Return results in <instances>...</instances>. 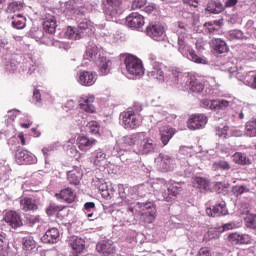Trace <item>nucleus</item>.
<instances>
[{
    "instance_id": "nucleus-1",
    "label": "nucleus",
    "mask_w": 256,
    "mask_h": 256,
    "mask_svg": "<svg viewBox=\"0 0 256 256\" xmlns=\"http://www.w3.org/2000/svg\"><path fill=\"white\" fill-rule=\"evenodd\" d=\"M131 147L136 155H149L157 149V143L145 132H136L122 138V141L116 145V149L127 151Z\"/></svg>"
},
{
    "instance_id": "nucleus-2",
    "label": "nucleus",
    "mask_w": 256,
    "mask_h": 256,
    "mask_svg": "<svg viewBox=\"0 0 256 256\" xmlns=\"http://www.w3.org/2000/svg\"><path fill=\"white\" fill-rule=\"evenodd\" d=\"M170 81L173 85H176L178 89L182 91L193 90V74L191 72H181L179 68L170 69Z\"/></svg>"
},
{
    "instance_id": "nucleus-3",
    "label": "nucleus",
    "mask_w": 256,
    "mask_h": 256,
    "mask_svg": "<svg viewBox=\"0 0 256 256\" xmlns=\"http://www.w3.org/2000/svg\"><path fill=\"white\" fill-rule=\"evenodd\" d=\"M143 111V108L138 105H134L128 108L126 111L121 112L120 121H122V125L124 129H137L139 127V120L137 119V115Z\"/></svg>"
},
{
    "instance_id": "nucleus-4",
    "label": "nucleus",
    "mask_w": 256,
    "mask_h": 256,
    "mask_svg": "<svg viewBox=\"0 0 256 256\" xmlns=\"http://www.w3.org/2000/svg\"><path fill=\"white\" fill-rule=\"evenodd\" d=\"M124 65L127 73H129V75H133L134 77H141V75H144L145 73L143 61L136 56L127 55L124 59Z\"/></svg>"
},
{
    "instance_id": "nucleus-5",
    "label": "nucleus",
    "mask_w": 256,
    "mask_h": 256,
    "mask_svg": "<svg viewBox=\"0 0 256 256\" xmlns=\"http://www.w3.org/2000/svg\"><path fill=\"white\" fill-rule=\"evenodd\" d=\"M121 0H103L102 9L107 21H117L121 12H119V7H121Z\"/></svg>"
},
{
    "instance_id": "nucleus-6",
    "label": "nucleus",
    "mask_w": 256,
    "mask_h": 256,
    "mask_svg": "<svg viewBox=\"0 0 256 256\" xmlns=\"http://www.w3.org/2000/svg\"><path fill=\"white\" fill-rule=\"evenodd\" d=\"M178 33H183V35L178 37V51L183 55V57H186L189 61H193V46H191L193 45V38L191 35L185 36V32H183V30H178Z\"/></svg>"
},
{
    "instance_id": "nucleus-7",
    "label": "nucleus",
    "mask_w": 256,
    "mask_h": 256,
    "mask_svg": "<svg viewBox=\"0 0 256 256\" xmlns=\"http://www.w3.org/2000/svg\"><path fill=\"white\" fill-rule=\"evenodd\" d=\"M145 33L148 37L154 41H165L167 35L165 34V27L159 22L150 23L145 30Z\"/></svg>"
},
{
    "instance_id": "nucleus-8",
    "label": "nucleus",
    "mask_w": 256,
    "mask_h": 256,
    "mask_svg": "<svg viewBox=\"0 0 256 256\" xmlns=\"http://www.w3.org/2000/svg\"><path fill=\"white\" fill-rule=\"evenodd\" d=\"M167 66L161 62H152V69L148 71V77L150 79H156L160 83L165 81V70Z\"/></svg>"
},
{
    "instance_id": "nucleus-9",
    "label": "nucleus",
    "mask_w": 256,
    "mask_h": 256,
    "mask_svg": "<svg viewBox=\"0 0 256 256\" xmlns=\"http://www.w3.org/2000/svg\"><path fill=\"white\" fill-rule=\"evenodd\" d=\"M3 221L7 223L12 229H19L23 227V220L21 219V214L15 210H9L4 214Z\"/></svg>"
},
{
    "instance_id": "nucleus-10",
    "label": "nucleus",
    "mask_w": 256,
    "mask_h": 256,
    "mask_svg": "<svg viewBox=\"0 0 256 256\" xmlns=\"http://www.w3.org/2000/svg\"><path fill=\"white\" fill-rule=\"evenodd\" d=\"M206 215H208V217H223L225 215H229L227 204L222 200L214 206L206 208Z\"/></svg>"
},
{
    "instance_id": "nucleus-11",
    "label": "nucleus",
    "mask_w": 256,
    "mask_h": 256,
    "mask_svg": "<svg viewBox=\"0 0 256 256\" xmlns=\"http://www.w3.org/2000/svg\"><path fill=\"white\" fill-rule=\"evenodd\" d=\"M15 161L18 165H33L35 163V156L27 150L18 149L15 152Z\"/></svg>"
},
{
    "instance_id": "nucleus-12",
    "label": "nucleus",
    "mask_w": 256,
    "mask_h": 256,
    "mask_svg": "<svg viewBox=\"0 0 256 256\" xmlns=\"http://www.w3.org/2000/svg\"><path fill=\"white\" fill-rule=\"evenodd\" d=\"M229 101L227 100H209L208 98H203L201 100V107L205 109H211V111H219L221 109H227Z\"/></svg>"
},
{
    "instance_id": "nucleus-13",
    "label": "nucleus",
    "mask_w": 256,
    "mask_h": 256,
    "mask_svg": "<svg viewBox=\"0 0 256 256\" xmlns=\"http://www.w3.org/2000/svg\"><path fill=\"white\" fill-rule=\"evenodd\" d=\"M54 196L59 201H63L68 204L75 203V199H77V193H75V190L71 187L60 190V192L56 193Z\"/></svg>"
},
{
    "instance_id": "nucleus-14",
    "label": "nucleus",
    "mask_w": 256,
    "mask_h": 256,
    "mask_svg": "<svg viewBox=\"0 0 256 256\" xmlns=\"http://www.w3.org/2000/svg\"><path fill=\"white\" fill-rule=\"evenodd\" d=\"M236 77L239 81H242L244 85L251 87L252 89H256V72L249 71V72H241L238 71L236 73Z\"/></svg>"
},
{
    "instance_id": "nucleus-15",
    "label": "nucleus",
    "mask_w": 256,
    "mask_h": 256,
    "mask_svg": "<svg viewBox=\"0 0 256 256\" xmlns=\"http://www.w3.org/2000/svg\"><path fill=\"white\" fill-rule=\"evenodd\" d=\"M175 133H177V130L169 125L159 128L160 141L163 147L169 145V142L173 139Z\"/></svg>"
},
{
    "instance_id": "nucleus-16",
    "label": "nucleus",
    "mask_w": 256,
    "mask_h": 256,
    "mask_svg": "<svg viewBox=\"0 0 256 256\" xmlns=\"http://www.w3.org/2000/svg\"><path fill=\"white\" fill-rule=\"evenodd\" d=\"M126 25L131 29H141L145 25V17L137 12H133L126 18Z\"/></svg>"
},
{
    "instance_id": "nucleus-17",
    "label": "nucleus",
    "mask_w": 256,
    "mask_h": 256,
    "mask_svg": "<svg viewBox=\"0 0 256 256\" xmlns=\"http://www.w3.org/2000/svg\"><path fill=\"white\" fill-rule=\"evenodd\" d=\"M156 165L162 173H167L173 169V160L169 155L159 154L156 158Z\"/></svg>"
},
{
    "instance_id": "nucleus-18",
    "label": "nucleus",
    "mask_w": 256,
    "mask_h": 256,
    "mask_svg": "<svg viewBox=\"0 0 256 256\" xmlns=\"http://www.w3.org/2000/svg\"><path fill=\"white\" fill-rule=\"evenodd\" d=\"M101 50L95 44H89L86 47V51L84 54V61H93L94 63L98 62L101 59Z\"/></svg>"
},
{
    "instance_id": "nucleus-19",
    "label": "nucleus",
    "mask_w": 256,
    "mask_h": 256,
    "mask_svg": "<svg viewBox=\"0 0 256 256\" xmlns=\"http://www.w3.org/2000/svg\"><path fill=\"white\" fill-rule=\"evenodd\" d=\"M97 81V73L93 71H82L79 74L78 83L84 87H91Z\"/></svg>"
},
{
    "instance_id": "nucleus-20",
    "label": "nucleus",
    "mask_w": 256,
    "mask_h": 256,
    "mask_svg": "<svg viewBox=\"0 0 256 256\" xmlns=\"http://www.w3.org/2000/svg\"><path fill=\"white\" fill-rule=\"evenodd\" d=\"M228 241L231 245H250L251 236L234 232L228 235Z\"/></svg>"
},
{
    "instance_id": "nucleus-21",
    "label": "nucleus",
    "mask_w": 256,
    "mask_h": 256,
    "mask_svg": "<svg viewBox=\"0 0 256 256\" xmlns=\"http://www.w3.org/2000/svg\"><path fill=\"white\" fill-rule=\"evenodd\" d=\"M96 251L103 256L113 255L115 253V245L112 240L100 241L96 245Z\"/></svg>"
},
{
    "instance_id": "nucleus-22",
    "label": "nucleus",
    "mask_w": 256,
    "mask_h": 256,
    "mask_svg": "<svg viewBox=\"0 0 256 256\" xmlns=\"http://www.w3.org/2000/svg\"><path fill=\"white\" fill-rule=\"evenodd\" d=\"M69 247L74 256L80 255L85 249V240L74 236L69 240Z\"/></svg>"
},
{
    "instance_id": "nucleus-23",
    "label": "nucleus",
    "mask_w": 256,
    "mask_h": 256,
    "mask_svg": "<svg viewBox=\"0 0 256 256\" xmlns=\"http://www.w3.org/2000/svg\"><path fill=\"white\" fill-rule=\"evenodd\" d=\"M20 209H22L24 213H34V211L39 209V205H37V201L33 200V198L23 197L20 199Z\"/></svg>"
},
{
    "instance_id": "nucleus-24",
    "label": "nucleus",
    "mask_w": 256,
    "mask_h": 256,
    "mask_svg": "<svg viewBox=\"0 0 256 256\" xmlns=\"http://www.w3.org/2000/svg\"><path fill=\"white\" fill-rule=\"evenodd\" d=\"M83 179V170L79 167H74L73 170L67 172V180L70 185H79Z\"/></svg>"
},
{
    "instance_id": "nucleus-25",
    "label": "nucleus",
    "mask_w": 256,
    "mask_h": 256,
    "mask_svg": "<svg viewBox=\"0 0 256 256\" xmlns=\"http://www.w3.org/2000/svg\"><path fill=\"white\" fill-rule=\"evenodd\" d=\"M90 160L96 167H105V164L107 163V154L103 152V150L98 149L92 153Z\"/></svg>"
},
{
    "instance_id": "nucleus-26",
    "label": "nucleus",
    "mask_w": 256,
    "mask_h": 256,
    "mask_svg": "<svg viewBox=\"0 0 256 256\" xmlns=\"http://www.w3.org/2000/svg\"><path fill=\"white\" fill-rule=\"evenodd\" d=\"M43 29L46 33L53 35L55 31H57V19L55 16L47 14L44 22H43Z\"/></svg>"
},
{
    "instance_id": "nucleus-27",
    "label": "nucleus",
    "mask_w": 256,
    "mask_h": 256,
    "mask_svg": "<svg viewBox=\"0 0 256 256\" xmlns=\"http://www.w3.org/2000/svg\"><path fill=\"white\" fill-rule=\"evenodd\" d=\"M61 234L59 233V229L50 228L46 231V233L42 236L43 243H57L59 241V237Z\"/></svg>"
},
{
    "instance_id": "nucleus-28",
    "label": "nucleus",
    "mask_w": 256,
    "mask_h": 256,
    "mask_svg": "<svg viewBox=\"0 0 256 256\" xmlns=\"http://www.w3.org/2000/svg\"><path fill=\"white\" fill-rule=\"evenodd\" d=\"M96 143V139H89L86 136H79L77 138V145L80 151H89V149H91V147H93V145H95Z\"/></svg>"
},
{
    "instance_id": "nucleus-29",
    "label": "nucleus",
    "mask_w": 256,
    "mask_h": 256,
    "mask_svg": "<svg viewBox=\"0 0 256 256\" xmlns=\"http://www.w3.org/2000/svg\"><path fill=\"white\" fill-rule=\"evenodd\" d=\"M206 11H209V13H214L215 15H219V13L225 11V6L221 0H208Z\"/></svg>"
},
{
    "instance_id": "nucleus-30",
    "label": "nucleus",
    "mask_w": 256,
    "mask_h": 256,
    "mask_svg": "<svg viewBox=\"0 0 256 256\" xmlns=\"http://www.w3.org/2000/svg\"><path fill=\"white\" fill-rule=\"evenodd\" d=\"M95 63L96 65H98L101 75H109V72L111 71V65H113V62H111V60L107 59V57L102 56Z\"/></svg>"
},
{
    "instance_id": "nucleus-31",
    "label": "nucleus",
    "mask_w": 256,
    "mask_h": 256,
    "mask_svg": "<svg viewBox=\"0 0 256 256\" xmlns=\"http://www.w3.org/2000/svg\"><path fill=\"white\" fill-rule=\"evenodd\" d=\"M212 47L216 53H227L229 51V46H227V42H225L221 38H213L211 41Z\"/></svg>"
},
{
    "instance_id": "nucleus-32",
    "label": "nucleus",
    "mask_w": 256,
    "mask_h": 256,
    "mask_svg": "<svg viewBox=\"0 0 256 256\" xmlns=\"http://www.w3.org/2000/svg\"><path fill=\"white\" fill-rule=\"evenodd\" d=\"M225 37L228 41H243L249 39V37L245 36L243 31L237 29L226 32Z\"/></svg>"
},
{
    "instance_id": "nucleus-33",
    "label": "nucleus",
    "mask_w": 256,
    "mask_h": 256,
    "mask_svg": "<svg viewBox=\"0 0 256 256\" xmlns=\"http://www.w3.org/2000/svg\"><path fill=\"white\" fill-rule=\"evenodd\" d=\"M93 101H95V98H81L79 101L80 109H83V111H86V113H95V106L93 105Z\"/></svg>"
},
{
    "instance_id": "nucleus-34",
    "label": "nucleus",
    "mask_w": 256,
    "mask_h": 256,
    "mask_svg": "<svg viewBox=\"0 0 256 256\" xmlns=\"http://www.w3.org/2000/svg\"><path fill=\"white\" fill-rule=\"evenodd\" d=\"M78 33H80V36L87 37L88 34L91 33V21L84 19L78 23Z\"/></svg>"
},
{
    "instance_id": "nucleus-35",
    "label": "nucleus",
    "mask_w": 256,
    "mask_h": 256,
    "mask_svg": "<svg viewBox=\"0 0 256 256\" xmlns=\"http://www.w3.org/2000/svg\"><path fill=\"white\" fill-rule=\"evenodd\" d=\"M207 125V116L205 114L193 115V129H203Z\"/></svg>"
},
{
    "instance_id": "nucleus-36",
    "label": "nucleus",
    "mask_w": 256,
    "mask_h": 256,
    "mask_svg": "<svg viewBox=\"0 0 256 256\" xmlns=\"http://www.w3.org/2000/svg\"><path fill=\"white\" fill-rule=\"evenodd\" d=\"M194 187L198 189L200 193H205V191H209V182L203 177H196L194 179Z\"/></svg>"
},
{
    "instance_id": "nucleus-37",
    "label": "nucleus",
    "mask_w": 256,
    "mask_h": 256,
    "mask_svg": "<svg viewBox=\"0 0 256 256\" xmlns=\"http://www.w3.org/2000/svg\"><path fill=\"white\" fill-rule=\"evenodd\" d=\"M12 19V27L14 29H25V25L27 23V19L25 18V16L21 14H15L14 16H12Z\"/></svg>"
},
{
    "instance_id": "nucleus-38",
    "label": "nucleus",
    "mask_w": 256,
    "mask_h": 256,
    "mask_svg": "<svg viewBox=\"0 0 256 256\" xmlns=\"http://www.w3.org/2000/svg\"><path fill=\"white\" fill-rule=\"evenodd\" d=\"M232 157L234 163H237V165H251V160L247 157V154L236 152Z\"/></svg>"
},
{
    "instance_id": "nucleus-39",
    "label": "nucleus",
    "mask_w": 256,
    "mask_h": 256,
    "mask_svg": "<svg viewBox=\"0 0 256 256\" xmlns=\"http://www.w3.org/2000/svg\"><path fill=\"white\" fill-rule=\"evenodd\" d=\"M65 35L68 39H73L74 41H79V39H83L81 33H79L78 28L72 26L67 27Z\"/></svg>"
},
{
    "instance_id": "nucleus-40",
    "label": "nucleus",
    "mask_w": 256,
    "mask_h": 256,
    "mask_svg": "<svg viewBox=\"0 0 256 256\" xmlns=\"http://www.w3.org/2000/svg\"><path fill=\"white\" fill-rule=\"evenodd\" d=\"M22 247L25 251H33L37 247V243L32 236H27L22 239Z\"/></svg>"
},
{
    "instance_id": "nucleus-41",
    "label": "nucleus",
    "mask_w": 256,
    "mask_h": 256,
    "mask_svg": "<svg viewBox=\"0 0 256 256\" xmlns=\"http://www.w3.org/2000/svg\"><path fill=\"white\" fill-rule=\"evenodd\" d=\"M25 66L28 69V73L31 75L34 73L35 69H37V62L33 60V55L27 54L25 56Z\"/></svg>"
},
{
    "instance_id": "nucleus-42",
    "label": "nucleus",
    "mask_w": 256,
    "mask_h": 256,
    "mask_svg": "<svg viewBox=\"0 0 256 256\" xmlns=\"http://www.w3.org/2000/svg\"><path fill=\"white\" fill-rule=\"evenodd\" d=\"M247 137H256V118L248 121L245 124Z\"/></svg>"
},
{
    "instance_id": "nucleus-43",
    "label": "nucleus",
    "mask_w": 256,
    "mask_h": 256,
    "mask_svg": "<svg viewBox=\"0 0 256 256\" xmlns=\"http://www.w3.org/2000/svg\"><path fill=\"white\" fill-rule=\"evenodd\" d=\"M204 27L208 33H217L221 29V21H212V22H207L204 24Z\"/></svg>"
},
{
    "instance_id": "nucleus-44",
    "label": "nucleus",
    "mask_w": 256,
    "mask_h": 256,
    "mask_svg": "<svg viewBox=\"0 0 256 256\" xmlns=\"http://www.w3.org/2000/svg\"><path fill=\"white\" fill-rule=\"evenodd\" d=\"M212 169L214 171H229L231 165L225 160H219L213 163Z\"/></svg>"
},
{
    "instance_id": "nucleus-45",
    "label": "nucleus",
    "mask_w": 256,
    "mask_h": 256,
    "mask_svg": "<svg viewBox=\"0 0 256 256\" xmlns=\"http://www.w3.org/2000/svg\"><path fill=\"white\" fill-rule=\"evenodd\" d=\"M247 229H253L256 231V214H250L244 219Z\"/></svg>"
},
{
    "instance_id": "nucleus-46",
    "label": "nucleus",
    "mask_w": 256,
    "mask_h": 256,
    "mask_svg": "<svg viewBox=\"0 0 256 256\" xmlns=\"http://www.w3.org/2000/svg\"><path fill=\"white\" fill-rule=\"evenodd\" d=\"M23 10V2L17 1V2H11L8 4L7 7V13H17V11Z\"/></svg>"
},
{
    "instance_id": "nucleus-47",
    "label": "nucleus",
    "mask_w": 256,
    "mask_h": 256,
    "mask_svg": "<svg viewBox=\"0 0 256 256\" xmlns=\"http://www.w3.org/2000/svg\"><path fill=\"white\" fill-rule=\"evenodd\" d=\"M30 36L32 39H36V41H41L45 37V32L41 28L34 27L30 30Z\"/></svg>"
},
{
    "instance_id": "nucleus-48",
    "label": "nucleus",
    "mask_w": 256,
    "mask_h": 256,
    "mask_svg": "<svg viewBox=\"0 0 256 256\" xmlns=\"http://www.w3.org/2000/svg\"><path fill=\"white\" fill-rule=\"evenodd\" d=\"M88 133L91 135H99V122L97 121H90L86 125Z\"/></svg>"
},
{
    "instance_id": "nucleus-49",
    "label": "nucleus",
    "mask_w": 256,
    "mask_h": 256,
    "mask_svg": "<svg viewBox=\"0 0 256 256\" xmlns=\"http://www.w3.org/2000/svg\"><path fill=\"white\" fill-rule=\"evenodd\" d=\"M5 63V71L8 73H15L19 67V63L15 60H8Z\"/></svg>"
},
{
    "instance_id": "nucleus-50",
    "label": "nucleus",
    "mask_w": 256,
    "mask_h": 256,
    "mask_svg": "<svg viewBox=\"0 0 256 256\" xmlns=\"http://www.w3.org/2000/svg\"><path fill=\"white\" fill-rule=\"evenodd\" d=\"M99 191L104 199H111L113 197V190H109L105 183L99 186Z\"/></svg>"
},
{
    "instance_id": "nucleus-51",
    "label": "nucleus",
    "mask_w": 256,
    "mask_h": 256,
    "mask_svg": "<svg viewBox=\"0 0 256 256\" xmlns=\"http://www.w3.org/2000/svg\"><path fill=\"white\" fill-rule=\"evenodd\" d=\"M156 217H157V210L153 208L149 212H146V215H144V221L145 223H153Z\"/></svg>"
},
{
    "instance_id": "nucleus-52",
    "label": "nucleus",
    "mask_w": 256,
    "mask_h": 256,
    "mask_svg": "<svg viewBox=\"0 0 256 256\" xmlns=\"http://www.w3.org/2000/svg\"><path fill=\"white\" fill-rule=\"evenodd\" d=\"M228 131H229V126L227 125L218 126L216 128V135H218V137H223V139H227Z\"/></svg>"
},
{
    "instance_id": "nucleus-53",
    "label": "nucleus",
    "mask_w": 256,
    "mask_h": 256,
    "mask_svg": "<svg viewBox=\"0 0 256 256\" xmlns=\"http://www.w3.org/2000/svg\"><path fill=\"white\" fill-rule=\"evenodd\" d=\"M60 211H63V209H61L59 206L52 204L50 206L47 207L46 209V213L47 215L51 216V215H57L60 213Z\"/></svg>"
},
{
    "instance_id": "nucleus-54",
    "label": "nucleus",
    "mask_w": 256,
    "mask_h": 256,
    "mask_svg": "<svg viewBox=\"0 0 256 256\" xmlns=\"http://www.w3.org/2000/svg\"><path fill=\"white\" fill-rule=\"evenodd\" d=\"M233 192L236 193V195H243V193H249V187L245 185H236L233 187Z\"/></svg>"
},
{
    "instance_id": "nucleus-55",
    "label": "nucleus",
    "mask_w": 256,
    "mask_h": 256,
    "mask_svg": "<svg viewBox=\"0 0 256 256\" xmlns=\"http://www.w3.org/2000/svg\"><path fill=\"white\" fill-rule=\"evenodd\" d=\"M145 5H147V0H134L132 2V9L133 10L140 9L141 11H143Z\"/></svg>"
},
{
    "instance_id": "nucleus-56",
    "label": "nucleus",
    "mask_w": 256,
    "mask_h": 256,
    "mask_svg": "<svg viewBox=\"0 0 256 256\" xmlns=\"http://www.w3.org/2000/svg\"><path fill=\"white\" fill-rule=\"evenodd\" d=\"M5 247H9V241H7V234L0 231V249H5Z\"/></svg>"
},
{
    "instance_id": "nucleus-57",
    "label": "nucleus",
    "mask_w": 256,
    "mask_h": 256,
    "mask_svg": "<svg viewBox=\"0 0 256 256\" xmlns=\"http://www.w3.org/2000/svg\"><path fill=\"white\" fill-rule=\"evenodd\" d=\"M180 191H181V187L179 186L170 185L168 187V193H170V197H177Z\"/></svg>"
},
{
    "instance_id": "nucleus-58",
    "label": "nucleus",
    "mask_w": 256,
    "mask_h": 256,
    "mask_svg": "<svg viewBox=\"0 0 256 256\" xmlns=\"http://www.w3.org/2000/svg\"><path fill=\"white\" fill-rule=\"evenodd\" d=\"M9 49V41L7 38L0 37V53H5Z\"/></svg>"
},
{
    "instance_id": "nucleus-59",
    "label": "nucleus",
    "mask_w": 256,
    "mask_h": 256,
    "mask_svg": "<svg viewBox=\"0 0 256 256\" xmlns=\"http://www.w3.org/2000/svg\"><path fill=\"white\" fill-rule=\"evenodd\" d=\"M84 212L89 221H95V219H97V217H95V210L84 209Z\"/></svg>"
},
{
    "instance_id": "nucleus-60",
    "label": "nucleus",
    "mask_w": 256,
    "mask_h": 256,
    "mask_svg": "<svg viewBox=\"0 0 256 256\" xmlns=\"http://www.w3.org/2000/svg\"><path fill=\"white\" fill-rule=\"evenodd\" d=\"M232 229H237V224L235 222H229L222 226L221 231H231Z\"/></svg>"
},
{
    "instance_id": "nucleus-61",
    "label": "nucleus",
    "mask_w": 256,
    "mask_h": 256,
    "mask_svg": "<svg viewBox=\"0 0 256 256\" xmlns=\"http://www.w3.org/2000/svg\"><path fill=\"white\" fill-rule=\"evenodd\" d=\"M194 93L196 92V93H201L202 92V90H203V83H201V82H198L197 81V79H195L194 80Z\"/></svg>"
},
{
    "instance_id": "nucleus-62",
    "label": "nucleus",
    "mask_w": 256,
    "mask_h": 256,
    "mask_svg": "<svg viewBox=\"0 0 256 256\" xmlns=\"http://www.w3.org/2000/svg\"><path fill=\"white\" fill-rule=\"evenodd\" d=\"M29 225H37V223H41V216L36 215L32 216L28 219Z\"/></svg>"
},
{
    "instance_id": "nucleus-63",
    "label": "nucleus",
    "mask_w": 256,
    "mask_h": 256,
    "mask_svg": "<svg viewBox=\"0 0 256 256\" xmlns=\"http://www.w3.org/2000/svg\"><path fill=\"white\" fill-rule=\"evenodd\" d=\"M225 189V184L222 182H216L214 185V191H216V193H221L222 191H225Z\"/></svg>"
},
{
    "instance_id": "nucleus-64",
    "label": "nucleus",
    "mask_w": 256,
    "mask_h": 256,
    "mask_svg": "<svg viewBox=\"0 0 256 256\" xmlns=\"http://www.w3.org/2000/svg\"><path fill=\"white\" fill-rule=\"evenodd\" d=\"M197 256H211V250L207 247L201 248Z\"/></svg>"
}]
</instances>
